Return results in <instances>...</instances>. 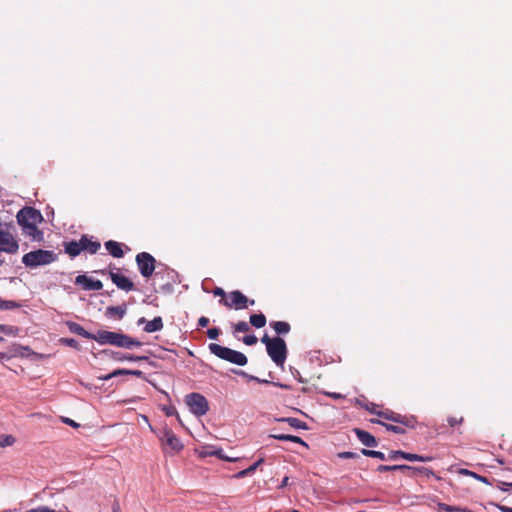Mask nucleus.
Wrapping results in <instances>:
<instances>
[{
    "label": "nucleus",
    "instance_id": "nucleus-49",
    "mask_svg": "<svg viewBox=\"0 0 512 512\" xmlns=\"http://www.w3.org/2000/svg\"><path fill=\"white\" fill-rule=\"evenodd\" d=\"M496 507H497L501 512H512V507H508V506L500 505V504H496Z\"/></svg>",
    "mask_w": 512,
    "mask_h": 512
},
{
    "label": "nucleus",
    "instance_id": "nucleus-45",
    "mask_svg": "<svg viewBox=\"0 0 512 512\" xmlns=\"http://www.w3.org/2000/svg\"><path fill=\"white\" fill-rule=\"evenodd\" d=\"M208 324H209V319L207 317L202 316L198 319L199 327L204 328V327L208 326Z\"/></svg>",
    "mask_w": 512,
    "mask_h": 512
},
{
    "label": "nucleus",
    "instance_id": "nucleus-28",
    "mask_svg": "<svg viewBox=\"0 0 512 512\" xmlns=\"http://www.w3.org/2000/svg\"><path fill=\"white\" fill-rule=\"evenodd\" d=\"M438 509L445 512H473L468 508H462L458 506H451L446 503H438Z\"/></svg>",
    "mask_w": 512,
    "mask_h": 512
},
{
    "label": "nucleus",
    "instance_id": "nucleus-21",
    "mask_svg": "<svg viewBox=\"0 0 512 512\" xmlns=\"http://www.w3.org/2000/svg\"><path fill=\"white\" fill-rule=\"evenodd\" d=\"M142 374L141 371L139 370H127V369H117L115 371H113L112 373H109L105 376H101L99 377L100 380H104V381H107L115 376H118V375H136V376H140Z\"/></svg>",
    "mask_w": 512,
    "mask_h": 512
},
{
    "label": "nucleus",
    "instance_id": "nucleus-13",
    "mask_svg": "<svg viewBox=\"0 0 512 512\" xmlns=\"http://www.w3.org/2000/svg\"><path fill=\"white\" fill-rule=\"evenodd\" d=\"M75 284L81 285L87 291H98L103 288V283L100 280H94L86 275H78L75 278Z\"/></svg>",
    "mask_w": 512,
    "mask_h": 512
},
{
    "label": "nucleus",
    "instance_id": "nucleus-55",
    "mask_svg": "<svg viewBox=\"0 0 512 512\" xmlns=\"http://www.w3.org/2000/svg\"><path fill=\"white\" fill-rule=\"evenodd\" d=\"M288 481H289V478H288L287 476H286V477H284V478H283V480H282V482H281L280 487L282 488V487L287 486V485H288Z\"/></svg>",
    "mask_w": 512,
    "mask_h": 512
},
{
    "label": "nucleus",
    "instance_id": "nucleus-31",
    "mask_svg": "<svg viewBox=\"0 0 512 512\" xmlns=\"http://www.w3.org/2000/svg\"><path fill=\"white\" fill-rule=\"evenodd\" d=\"M234 333H246L250 330L249 324L245 321H240L233 326Z\"/></svg>",
    "mask_w": 512,
    "mask_h": 512
},
{
    "label": "nucleus",
    "instance_id": "nucleus-37",
    "mask_svg": "<svg viewBox=\"0 0 512 512\" xmlns=\"http://www.w3.org/2000/svg\"><path fill=\"white\" fill-rule=\"evenodd\" d=\"M210 455H216L218 458L226 461H236L237 458H230L223 454V450H216L214 452H211Z\"/></svg>",
    "mask_w": 512,
    "mask_h": 512
},
{
    "label": "nucleus",
    "instance_id": "nucleus-27",
    "mask_svg": "<svg viewBox=\"0 0 512 512\" xmlns=\"http://www.w3.org/2000/svg\"><path fill=\"white\" fill-rule=\"evenodd\" d=\"M278 421L286 422L289 424L290 427L294 429H307V424L298 418L293 417H287V418H281Z\"/></svg>",
    "mask_w": 512,
    "mask_h": 512
},
{
    "label": "nucleus",
    "instance_id": "nucleus-52",
    "mask_svg": "<svg viewBox=\"0 0 512 512\" xmlns=\"http://www.w3.org/2000/svg\"><path fill=\"white\" fill-rule=\"evenodd\" d=\"M142 359L141 357H134L132 355H129V356H123L121 358H119V360H140Z\"/></svg>",
    "mask_w": 512,
    "mask_h": 512
},
{
    "label": "nucleus",
    "instance_id": "nucleus-61",
    "mask_svg": "<svg viewBox=\"0 0 512 512\" xmlns=\"http://www.w3.org/2000/svg\"><path fill=\"white\" fill-rule=\"evenodd\" d=\"M291 512H300V511H298V510H292Z\"/></svg>",
    "mask_w": 512,
    "mask_h": 512
},
{
    "label": "nucleus",
    "instance_id": "nucleus-63",
    "mask_svg": "<svg viewBox=\"0 0 512 512\" xmlns=\"http://www.w3.org/2000/svg\"><path fill=\"white\" fill-rule=\"evenodd\" d=\"M511 486H512V482H511Z\"/></svg>",
    "mask_w": 512,
    "mask_h": 512
},
{
    "label": "nucleus",
    "instance_id": "nucleus-1",
    "mask_svg": "<svg viewBox=\"0 0 512 512\" xmlns=\"http://www.w3.org/2000/svg\"><path fill=\"white\" fill-rule=\"evenodd\" d=\"M16 218L23 234L33 241L40 242L43 240L44 234L38 229V224L43 221V216L39 210L26 206L18 211Z\"/></svg>",
    "mask_w": 512,
    "mask_h": 512
},
{
    "label": "nucleus",
    "instance_id": "nucleus-2",
    "mask_svg": "<svg viewBox=\"0 0 512 512\" xmlns=\"http://www.w3.org/2000/svg\"><path fill=\"white\" fill-rule=\"evenodd\" d=\"M92 340H95L100 345L110 344L128 349L134 346L139 347L142 345L139 340L131 338L128 335L106 330H99L96 334H93Z\"/></svg>",
    "mask_w": 512,
    "mask_h": 512
},
{
    "label": "nucleus",
    "instance_id": "nucleus-23",
    "mask_svg": "<svg viewBox=\"0 0 512 512\" xmlns=\"http://www.w3.org/2000/svg\"><path fill=\"white\" fill-rule=\"evenodd\" d=\"M65 252L70 255L71 257H76L82 252V248L80 246V240L79 241H70L65 243Z\"/></svg>",
    "mask_w": 512,
    "mask_h": 512
},
{
    "label": "nucleus",
    "instance_id": "nucleus-10",
    "mask_svg": "<svg viewBox=\"0 0 512 512\" xmlns=\"http://www.w3.org/2000/svg\"><path fill=\"white\" fill-rule=\"evenodd\" d=\"M136 263L143 277L149 278L153 274L156 260L151 254L147 252L137 254Z\"/></svg>",
    "mask_w": 512,
    "mask_h": 512
},
{
    "label": "nucleus",
    "instance_id": "nucleus-59",
    "mask_svg": "<svg viewBox=\"0 0 512 512\" xmlns=\"http://www.w3.org/2000/svg\"><path fill=\"white\" fill-rule=\"evenodd\" d=\"M149 427H150L151 431L155 432V430L153 429V427L151 425H149Z\"/></svg>",
    "mask_w": 512,
    "mask_h": 512
},
{
    "label": "nucleus",
    "instance_id": "nucleus-58",
    "mask_svg": "<svg viewBox=\"0 0 512 512\" xmlns=\"http://www.w3.org/2000/svg\"><path fill=\"white\" fill-rule=\"evenodd\" d=\"M371 412L377 415V412H378V411H376V410H371Z\"/></svg>",
    "mask_w": 512,
    "mask_h": 512
},
{
    "label": "nucleus",
    "instance_id": "nucleus-41",
    "mask_svg": "<svg viewBox=\"0 0 512 512\" xmlns=\"http://www.w3.org/2000/svg\"><path fill=\"white\" fill-rule=\"evenodd\" d=\"M402 458L405 460H408V461H419L420 455L404 452V454L402 455Z\"/></svg>",
    "mask_w": 512,
    "mask_h": 512
},
{
    "label": "nucleus",
    "instance_id": "nucleus-29",
    "mask_svg": "<svg viewBox=\"0 0 512 512\" xmlns=\"http://www.w3.org/2000/svg\"><path fill=\"white\" fill-rule=\"evenodd\" d=\"M361 453L363 455L367 456V457L378 458L380 460H385L386 459L384 453H382L380 451H376V450L362 449Z\"/></svg>",
    "mask_w": 512,
    "mask_h": 512
},
{
    "label": "nucleus",
    "instance_id": "nucleus-42",
    "mask_svg": "<svg viewBox=\"0 0 512 512\" xmlns=\"http://www.w3.org/2000/svg\"><path fill=\"white\" fill-rule=\"evenodd\" d=\"M403 454H404V451H401V450H392V451L389 453L388 457H389V459H391V460H395V459H397L398 457H401V458H402V455H403Z\"/></svg>",
    "mask_w": 512,
    "mask_h": 512
},
{
    "label": "nucleus",
    "instance_id": "nucleus-48",
    "mask_svg": "<svg viewBox=\"0 0 512 512\" xmlns=\"http://www.w3.org/2000/svg\"><path fill=\"white\" fill-rule=\"evenodd\" d=\"M472 477H474L475 479H477V480H479V481H481V482H483L485 484H490L486 477L478 475L475 472H474V475Z\"/></svg>",
    "mask_w": 512,
    "mask_h": 512
},
{
    "label": "nucleus",
    "instance_id": "nucleus-17",
    "mask_svg": "<svg viewBox=\"0 0 512 512\" xmlns=\"http://www.w3.org/2000/svg\"><path fill=\"white\" fill-rule=\"evenodd\" d=\"M127 312V305L109 306L106 308L105 315L109 318L121 320Z\"/></svg>",
    "mask_w": 512,
    "mask_h": 512
},
{
    "label": "nucleus",
    "instance_id": "nucleus-35",
    "mask_svg": "<svg viewBox=\"0 0 512 512\" xmlns=\"http://www.w3.org/2000/svg\"><path fill=\"white\" fill-rule=\"evenodd\" d=\"M163 410L167 416H176L177 420L181 422L180 416L174 406L164 407Z\"/></svg>",
    "mask_w": 512,
    "mask_h": 512
},
{
    "label": "nucleus",
    "instance_id": "nucleus-20",
    "mask_svg": "<svg viewBox=\"0 0 512 512\" xmlns=\"http://www.w3.org/2000/svg\"><path fill=\"white\" fill-rule=\"evenodd\" d=\"M164 327L163 320L160 316L155 317L153 320L148 321L144 327L147 333H153L162 330Z\"/></svg>",
    "mask_w": 512,
    "mask_h": 512
},
{
    "label": "nucleus",
    "instance_id": "nucleus-56",
    "mask_svg": "<svg viewBox=\"0 0 512 512\" xmlns=\"http://www.w3.org/2000/svg\"><path fill=\"white\" fill-rule=\"evenodd\" d=\"M147 322H148V321H147L144 317H141L140 319H138L137 324H138V325H142V324H145V325H146V324H147Z\"/></svg>",
    "mask_w": 512,
    "mask_h": 512
},
{
    "label": "nucleus",
    "instance_id": "nucleus-32",
    "mask_svg": "<svg viewBox=\"0 0 512 512\" xmlns=\"http://www.w3.org/2000/svg\"><path fill=\"white\" fill-rule=\"evenodd\" d=\"M15 443V438L12 435H1L0 446L7 447L12 446Z\"/></svg>",
    "mask_w": 512,
    "mask_h": 512
},
{
    "label": "nucleus",
    "instance_id": "nucleus-50",
    "mask_svg": "<svg viewBox=\"0 0 512 512\" xmlns=\"http://www.w3.org/2000/svg\"><path fill=\"white\" fill-rule=\"evenodd\" d=\"M63 422L68 424V425H70V426H72V427H78L79 426L78 423H76L74 420L69 419V418H64Z\"/></svg>",
    "mask_w": 512,
    "mask_h": 512
},
{
    "label": "nucleus",
    "instance_id": "nucleus-54",
    "mask_svg": "<svg viewBox=\"0 0 512 512\" xmlns=\"http://www.w3.org/2000/svg\"><path fill=\"white\" fill-rule=\"evenodd\" d=\"M460 473H461V474H463V475H469V476H473V475H474V472L469 471V470H467V469H462V470L460 471Z\"/></svg>",
    "mask_w": 512,
    "mask_h": 512
},
{
    "label": "nucleus",
    "instance_id": "nucleus-38",
    "mask_svg": "<svg viewBox=\"0 0 512 512\" xmlns=\"http://www.w3.org/2000/svg\"><path fill=\"white\" fill-rule=\"evenodd\" d=\"M220 329L218 328H210L207 330V336L210 338V339H217L218 336L220 335Z\"/></svg>",
    "mask_w": 512,
    "mask_h": 512
},
{
    "label": "nucleus",
    "instance_id": "nucleus-16",
    "mask_svg": "<svg viewBox=\"0 0 512 512\" xmlns=\"http://www.w3.org/2000/svg\"><path fill=\"white\" fill-rule=\"evenodd\" d=\"M80 246L82 248V252L95 254L100 249L101 244L99 241H93L87 235H83L80 238Z\"/></svg>",
    "mask_w": 512,
    "mask_h": 512
},
{
    "label": "nucleus",
    "instance_id": "nucleus-53",
    "mask_svg": "<svg viewBox=\"0 0 512 512\" xmlns=\"http://www.w3.org/2000/svg\"><path fill=\"white\" fill-rule=\"evenodd\" d=\"M432 460H433V457H431V456H422V455H420V459H419L420 462H430Z\"/></svg>",
    "mask_w": 512,
    "mask_h": 512
},
{
    "label": "nucleus",
    "instance_id": "nucleus-60",
    "mask_svg": "<svg viewBox=\"0 0 512 512\" xmlns=\"http://www.w3.org/2000/svg\"><path fill=\"white\" fill-rule=\"evenodd\" d=\"M143 419H144L145 421H148L147 416H143Z\"/></svg>",
    "mask_w": 512,
    "mask_h": 512
},
{
    "label": "nucleus",
    "instance_id": "nucleus-33",
    "mask_svg": "<svg viewBox=\"0 0 512 512\" xmlns=\"http://www.w3.org/2000/svg\"><path fill=\"white\" fill-rule=\"evenodd\" d=\"M60 341L71 348H74L76 350L80 349L78 341L75 340L74 338H62Z\"/></svg>",
    "mask_w": 512,
    "mask_h": 512
},
{
    "label": "nucleus",
    "instance_id": "nucleus-25",
    "mask_svg": "<svg viewBox=\"0 0 512 512\" xmlns=\"http://www.w3.org/2000/svg\"><path fill=\"white\" fill-rule=\"evenodd\" d=\"M370 422L374 423V424H381L386 428V430L391 431L396 434H404L406 432L405 428L403 427L404 425L401 426V425L387 424L378 419H371Z\"/></svg>",
    "mask_w": 512,
    "mask_h": 512
},
{
    "label": "nucleus",
    "instance_id": "nucleus-44",
    "mask_svg": "<svg viewBox=\"0 0 512 512\" xmlns=\"http://www.w3.org/2000/svg\"><path fill=\"white\" fill-rule=\"evenodd\" d=\"M263 462V459H259L258 461H256L254 464H252L251 466H249L247 469V472L248 474H251L253 473L257 468L258 466Z\"/></svg>",
    "mask_w": 512,
    "mask_h": 512
},
{
    "label": "nucleus",
    "instance_id": "nucleus-57",
    "mask_svg": "<svg viewBox=\"0 0 512 512\" xmlns=\"http://www.w3.org/2000/svg\"><path fill=\"white\" fill-rule=\"evenodd\" d=\"M9 357L4 354V353H0V361H2L3 359H8Z\"/></svg>",
    "mask_w": 512,
    "mask_h": 512
},
{
    "label": "nucleus",
    "instance_id": "nucleus-51",
    "mask_svg": "<svg viewBox=\"0 0 512 512\" xmlns=\"http://www.w3.org/2000/svg\"><path fill=\"white\" fill-rule=\"evenodd\" d=\"M249 475L248 472H247V469H243L241 471H239L238 473L235 474V478H243L245 476Z\"/></svg>",
    "mask_w": 512,
    "mask_h": 512
},
{
    "label": "nucleus",
    "instance_id": "nucleus-36",
    "mask_svg": "<svg viewBox=\"0 0 512 512\" xmlns=\"http://www.w3.org/2000/svg\"><path fill=\"white\" fill-rule=\"evenodd\" d=\"M243 342L248 346H253L257 343L258 339L255 335H246L243 337Z\"/></svg>",
    "mask_w": 512,
    "mask_h": 512
},
{
    "label": "nucleus",
    "instance_id": "nucleus-8",
    "mask_svg": "<svg viewBox=\"0 0 512 512\" xmlns=\"http://www.w3.org/2000/svg\"><path fill=\"white\" fill-rule=\"evenodd\" d=\"M229 299H221L219 302L227 308H235L236 310L245 309L248 305L253 306L255 304L254 299H248L241 291L234 290L229 293Z\"/></svg>",
    "mask_w": 512,
    "mask_h": 512
},
{
    "label": "nucleus",
    "instance_id": "nucleus-5",
    "mask_svg": "<svg viewBox=\"0 0 512 512\" xmlns=\"http://www.w3.org/2000/svg\"><path fill=\"white\" fill-rule=\"evenodd\" d=\"M15 227L12 223L0 221V252L16 254L19 244L14 236Z\"/></svg>",
    "mask_w": 512,
    "mask_h": 512
},
{
    "label": "nucleus",
    "instance_id": "nucleus-19",
    "mask_svg": "<svg viewBox=\"0 0 512 512\" xmlns=\"http://www.w3.org/2000/svg\"><path fill=\"white\" fill-rule=\"evenodd\" d=\"M66 324L71 333L77 334L86 339L93 338V333L86 331L80 324H78L76 322H72V321H68Z\"/></svg>",
    "mask_w": 512,
    "mask_h": 512
},
{
    "label": "nucleus",
    "instance_id": "nucleus-22",
    "mask_svg": "<svg viewBox=\"0 0 512 512\" xmlns=\"http://www.w3.org/2000/svg\"><path fill=\"white\" fill-rule=\"evenodd\" d=\"M271 438H274V439H277V440H280V441H291V442H294V443H298V444H301L305 447H307V443L300 437L298 436H294V435H289V434H271L270 435Z\"/></svg>",
    "mask_w": 512,
    "mask_h": 512
},
{
    "label": "nucleus",
    "instance_id": "nucleus-43",
    "mask_svg": "<svg viewBox=\"0 0 512 512\" xmlns=\"http://www.w3.org/2000/svg\"><path fill=\"white\" fill-rule=\"evenodd\" d=\"M497 487L501 490V491H508L509 490V487H512L511 486V483L509 482H504V481H498L497 483Z\"/></svg>",
    "mask_w": 512,
    "mask_h": 512
},
{
    "label": "nucleus",
    "instance_id": "nucleus-9",
    "mask_svg": "<svg viewBox=\"0 0 512 512\" xmlns=\"http://www.w3.org/2000/svg\"><path fill=\"white\" fill-rule=\"evenodd\" d=\"M162 445L169 447L171 452L178 453L183 449V444L171 428L165 425L157 434Z\"/></svg>",
    "mask_w": 512,
    "mask_h": 512
},
{
    "label": "nucleus",
    "instance_id": "nucleus-26",
    "mask_svg": "<svg viewBox=\"0 0 512 512\" xmlns=\"http://www.w3.org/2000/svg\"><path fill=\"white\" fill-rule=\"evenodd\" d=\"M250 324L255 328H262L266 325V317L264 314H252L249 318Z\"/></svg>",
    "mask_w": 512,
    "mask_h": 512
},
{
    "label": "nucleus",
    "instance_id": "nucleus-62",
    "mask_svg": "<svg viewBox=\"0 0 512 512\" xmlns=\"http://www.w3.org/2000/svg\"><path fill=\"white\" fill-rule=\"evenodd\" d=\"M3 338L0 336V340H2Z\"/></svg>",
    "mask_w": 512,
    "mask_h": 512
},
{
    "label": "nucleus",
    "instance_id": "nucleus-24",
    "mask_svg": "<svg viewBox=\"0 0 512 512\" xmlns=\"http://www.w3.org/2000/svg\"><path fill=\"white\" fill-rule=\"evenodd\" d=\"M270 326L274 329L276 334L284 335L290 332L291 326L285 321H274L270 323Z\"/></svg>",
    "mask_w": 512,
    "mask_h": 512
},
{
    "label": "nucleus",
    "instance_id": "nucleus-12",
    "mask_svg": "<svg viewBox=\"0 0 512 512\" xmlns=\"http://www.w3.org/2000/svg\"><path fill=\"white\" fill-rule=\"evenodd\" d=\"M114 270H118L117 268L111 269L109 271V276L112 282L121 290H124L126 292L132 291L135 289L133 282L127 278L126 276H123L119 274L118 272H115Z\"/></svg>",
    "mask_w": 512,
    "mask_h": 512
},
{
    "label": "nucleus",
    "instance_id": "nucleus-6",
    "mask_svg": "<svg viewBox=\"0 0 512 512\" xmlns=\"http://www.w3.org/2000/svg\"><path fill=\"white\" fill-rule=\"evenodd\" d=\"M266 351L277 366H282L285 363L287 358V345L281 337H274L273 342L269 343Z\"/></svg>",
    "mask_w": 512,
    "mask_h": 512
},
{
    "label": "nucleus",
    "instance_id": "nucleus-30",
    "mask_svg": "<svg viewBox=\"0 0 512 512\" xmlns=\"http://www.w3.org/2000/svg\"><path fill=\"white\" fill-rule=\"evenodd\" d=\"M0 333L5 335L16 336L18 333V328L14 326L0 324Z\"/></svg>",
    "mask_w": 512,
    "mask_h": 512
},
{
    "label": "nucleus",
    "instance_id": "nucleus-47",
    "mask_svg": "<svg viewBox=\"0 0 512 512\" xmlns=\"http://www.w3.org/2000/svg\"><path fill=\"white\" fill-rule=\"evenodd\" d=\"M261 342L265 344L266 346V349L268 348V345L269 343H272L273 342V338H270L268 335H264L262 338H261Z\"/></svg>",
    "mask_w": 512,
    "mask_h": 512
},
{
    "label": "nucleus",
    "instance_id": "nucleus-34",
    "mask_svg": "<svg viewBox=\"0 0 512 512\" xmlns=\"http://www.w3.org/2000/svg\"><path fill=\"white\" fill-rule=\"evenodd\" d=\"M463 421H464V418L462 416L461 417L450 416L447 419V422L450 427H454L456 425H461L463 423Z\"/></svg>",
    "mask_w": 512,
    "mask_h": 512
},
{
    "label": "nucleus",
    "instance_id": "nucleus-4",
    "mask_svg": "<svg viewBox=\"0 0 512 512\" xmlns=\"http://www.w3.org/2000/svg\"><path fill=\"white\" fill-rule=\"evenodd\" d=\"M208 348H209V351L213 355H215L216 357H218L222 360H225L229 363H232V364H235L238 366H244L248 362V359L245 354H243L242 352L233 350L231 348L224 347V346H221L216 343H210Z\"/></svg>",
    "mask_w": 512,
    "mask_h": 512
},
{
    "label": "nucleus",
    "instance_id": "nucleus-11",
    "mask_svg": "<svg viewBox=\"0 0 512 512\" xmlns=\"http://www.w3.org/2000/svg\"><path fill=\"white\" fill-rule=\"evenodd\" d=\"M377 416H379L385 420L399 423V424L404 425L405 427H409V428H414L415 424H416V420L414 417L403 416L401 414L395 413L390 410L379 411V412H377Z\"/></svg>",
    "mask_w": 512,
    "mask_h": 512
},
{
    "label": "nucleus",
    "instance_id": "nucleus-14",
    "mask_svg": "<svg viewBox=\"0 0 512 512\" xmlns=\"http://www.w3.org/2000/svg\"><path fill=\"white\" fill-rule=\"evenodd\" d=\"M397 470H400V471L410 470V471H414V472L417 471V472H421V473H426L427 475L432 474V471L429 470L428 468H425V467L414 468V467H411V466L405 465V464L380 465L377 468L378 472H388V471H397Z\"/></svg>",
    "mask_w": 512,
    "mask_h": 512
},
{
    "label": "nucleus",
    "instance_id": "nucleus-18",
    "mask_svg": "<svg viewBox=\"0 0 512 512\" xmlns=\"http://www.w3.org/2000/svg\"><path fill=\"white\" fill-rule=\"evenodd\" d=\"M105 248L115 258H121L124 255L121 244L114 240H109L105 242Z\"/></svg>",
    "mask_w": 512,
    "mask_h": 512
},
{
    "label": "nucleus",
    "instance_id": "nucleus-40",
    "mask_svg": "<svg viewBox=\"0 0 512 512\" xmlns=\"http://www.w3.org/2000/svg\"><path fill=\"white\" fill-rule=\"evenodd\" d=\"M338 457L342 458V459L357 458L358 454L355 452L345 451V452H340L338 454Z\"/></svg>",
    "mask_w": 512,
    "mask_h": 512
},
{
    "label": "nucleus",
    "instance_id": "nucleus-7",
    "mask_svg": "<svg viewBox=\"0 0 512 512\" xmlns=\"http://www.w3.org/2000/svg\"><path fill=\"white\" fill-rule=\"evenodd\" d=\"M185 402L190 411L196 416H203L209 410L207 399L199 393H190L186 395Z\"/></svg>",
    "mask_w": 512,
    "mask_h": 512
},
{
    "label": "nucleus",
    "instance_id": "nucleus-3",
    "mask_svg": "<svg viewBox=\"0 0 512 512\" xmlns=\"http://www.w3.org/2000/svg\"><path fill=\"white\" fill-rule=\"evenodd\" d=\"M57 260V254L52 250L37 249L23 255L22 263L25 267L33 269L49 265Z\"/></svg>",
    "mask_w": 512,
    "mask_h": 512
},
{
    "label": "nucleus",
    "instance_id": "nucleus-15",
    "mask_svg": "<svg viewBox=\"0 0 512 512\" xmlns=\"http://www.w3.org/2000/svg\"><path fill=\"white\" fill-rule=\"evenodd\" d=\"M353 432L358 440L366 447H376L378 445L376 438L369 432L360 428H354Z\"/></svg>",
    "mask_w": 512,
    "mask_h": 512
},
{
    "label": "nucleus",
    "instance_id": "nucleus-39",
    "mask_svg": "<svg viewBox=\"0 0 512 512\" xmlns=\"http://www.w3.org/2000/svg\"><path fill=\"white\" fill-rule=\"evenodd\" d=\"M19 305L14 302V301H1L0 302V309L1 308H4V309H11V308H15V307H18Z\"/></svg>",
    "mask_w": 512,
    "mask_h": 512
},
{
    "label": "nucleus",
    "instance_id": "nucleus-46",
    "mask_svg": "<svg viewBox=\"0 0 512 512\" xmlns=\"http://www.w3.org/2000/svg\"><path fill=\"white\" fill-rule=\"evenodd\" d=\"M213 293H214L215 296H220L221 299H226L225 298L226 293H225V291L222 288H219V287L215 288Z\"/></svg>",
    "mask_w": 512,
    "mask_h": 512
}]
</instances>
